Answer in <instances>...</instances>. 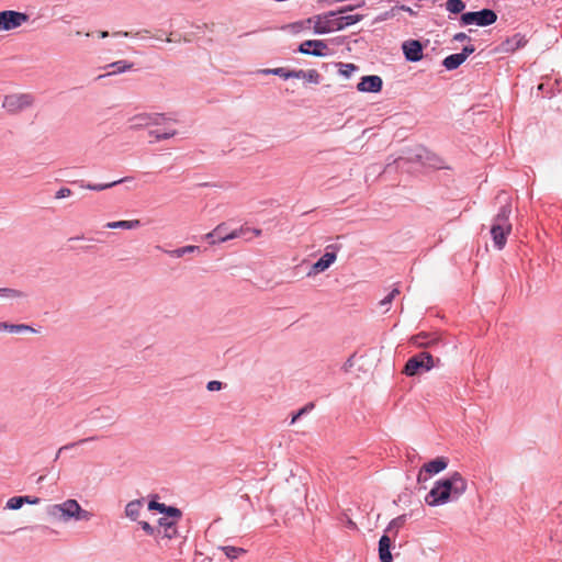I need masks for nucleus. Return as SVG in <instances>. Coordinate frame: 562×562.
Segmentation results:
<instances>
[{
	"label": "nucleus",
	"instance_id": "46",
	"mask_svg": "<svg viewBox=\"0 0 562 562\" xmlns=\"http://www.w3.org/2000/svg\"><path fill=\"white\" fill-rule=\"evenodd\" d=\"M475 50L474 46H464L462 52L459 53L460 55H463L464 59L468 58L469 55H471Z\"/></svg>",
	"mask_w": 562,
	"mask_h": 562
},
{
	"label": "nucleus",
	"instance_id": "27",
	"mask_svg": "<svg viewBox=\"0 0 562 562\" xmlns=\"http://www.w3.org/2000/svg\"><path fill=\"white\" fill-rule=\"evenodd\" d=\"M176 134L177 131L175 128H170L169 126H167L164 131L157 128L149 132V135L156 140L168 139L173 137Z\"/></svg>",
	"mask_w": 562,
	"mask_h": 562
},
{
	"label": "nucleus",
	"instance_id": "18",
	"mask_svg": "<svg viewBox=\"0 0 562 562\" xmlns=\"http://www.w3.org/2000/svg\"><path fill=\"white\" fill-rule=\"evenodd\" d=\"M348 10H351V8L341 9L337 12L338 24H341V30L358 23L363 18L361 14L357 13L346 14Z\"/></svg>",
	"mask_w": 562,
	"mask_h": 562
},
{
	"label": "nucleus",
	"instance_id": "30",
	"mask_svg": "<svg viewBox=\"0 0 562 562\" xmlns=\"http://www.w3.org/2000/svg\"><path fill=\"white\" fill-rule=\"evenodd\" d=\"M221 550L225 553V555L231 559V560H235L237 559L239 555L246 553V550H244L243 548H237V547H232V546H225V547H221Z\"/></svg>",
	"mask_w": 562,
	"mask_h": 562
},
{
	"label": "nucleus",
	"instance_id": "54",
	"mask_svg": "<svg viewBox=\"0 0 562 562\" xmlns=\"http://www.w3.org/2000/svg\"><path fill=\"white\" fill-rule=\"evenodd\" d=\"M352 367V358H349L345 364V370H348V368Z\"/></svg>",
	"mask_w": 562,
	"mask_h": 562
},
{
	"label": "nucleus",
	"instance_id": "9",
	"mask_svg": "<svg viewBox=\"0 0 562 562\" xmlns=\"http://www.w3.org/2000/svg\"><path fill=\"white\" fill-rule=\"evenodd\" d=\"M27 21L29 15L26 13L12 10L0 11V31L16 29Z\"/></svg>",
	"mask_w": 562,
	"mask_h": 562
},
{
	"label": "nucleus",
	"instance_id": "8",
	"mask_svg": "<svg viewBox=\"0 0 562 562\" xmlns=\"http://www.w3.org/2000/svg\"><path fill=\"white\" fill-rule=\"evenodd\" d=\"M497 20V15L493 10L483 9L475 12H467L461 15V23L464 25L476 24L479 26H487Z\"/></svg>",
	"mask_w": 562,
	"mask_h": 562
},
{
	"label": "nucleus",
	"instance_id": "51",
	"mask_svg": "<svg viewBox=\"0 0 562 562\" xmlns=\"http://www.w3.org/2000/svg\"><path fill=\"white\" fill-rule=\"evenodd\" d=\"M250 232H251V235L255 236V237H259L262 234V231L259 229V228H251Z\"/></svg>",
	"mask_w": 562,
	"mask_h": 562
},
{
	"label": "nucleus",
	"instance_id": "37",
	"mask_svg": "<svg viewBox=\"0 0 562 562\" xmlns=\"http://www.w3.org/2000/svg\"><path fill=\"white\" fill-rule=\"evenodd\" d=\"M319 78H321V76L315 69H311L307 71L304 70V74H302V79H305L313 83H318Z\"/></svg>",
	"mask_w": 562,
	"mask_h": 562
},
{
	"label": "nucleus",
	"instance_id": "31",
	"mask_svg": "<svg viewBox=\"0 0 562 562\" xmlns=\"http://www.w3.org/2000/svg\"><path fill=\"white\" fill-rule=\"evenodd\" d=\"M436 341V339H429L428 335L427 334H419V335H416L412 338V342L416 346V347H428L430 346L431 344H434Z\"/></svg>",
	"mask_w": 562,
	"mask_h": 562
},
{
	"label": "nucleus",
	"instance_id": "57",
	"mask_svg": "<svg viewBox=\"0 0 562 562\" xmlns=\"http://www.w3.org/2000/svg\"><path fill=\"white\" fill-rule=\"evenodd\" d=\"M109 76L108 74L100 75V78Z\"/></svg>",
	"mask_w": 562,
	"mask_h": 562
},
{
	"label": "nucleus",
	"instance_id": "33",
	"mask_svg": "<svg viewBox=\"0 0 562 562\" xmlns=\"http://www.w3.org/2000/svg\"><path fill=\"white\" fill-rule=\"evenodd\" d=\"M0 296L7 299H22L25 297V294L16 289L0 288Z\"/></svg>",
	"mask_w": 562,
	"mask_h": 562
},
{
	"label": "nucleus",
	"instance_id": "29",
	"mask_svg": "<svg viewBox=\"0 0 562 562\" xmlns=\"http://www.w3.org/2000/svg\"><path fill=\"white\" fill-rule=\"evenodd\" d=\"M198 250H199L198 246L189 245V246H184V247H181V248H178L175 250H168L167 254L173 258H180V257L184 256L186 254H191V252H194Z\"/></svg>",
	"mask_w": 562,
	"mask_h": 562
},
{
	"label": "nucleus",
	"instance_id": "3",
	"mask_svg": "<svg viewBox=\"0 0 562 562\" xmlns=\"http://www.w3.org/2000/svg\"><path fill=\"white\" fill-rule=\"evenodd\" d=\"M48 513L50 516L65 521L71 518L88 521L92 517V514L82 509L76 499H67L61 504L53 505L49 507Z\"/></svg>",
	"mask_w": 562,
	"mask_h": 562
},
{
	"label": "nucleus",
	"instance_id": "20",
	"mask_svg": "<svg viewBox=\"0 0 562 562\" xmlns=\"http://www.w3.org/2000/svg\"><path fill=\"white\" fill-rule=\"evenodd\" d=\"M0 331H8L12 334H22L26 331H34V329L24 324H9L7 322H0Z\"/></svg>",
	"mask_w": 562,
	"mask_h": 562
},
{
	"label": "nucleus",
	"instance_id": "41",
	"mask_svg": "<svg viewBox=\"0 0 562 562\" xmlns=\"http://www.w3.org/2000/svg\"><path fill=\"white\" fill-rule=\"evenodd\" d=\"M142 527V529L149 536H153L155 539H156V536H157V527H153L149 522L147 521H139L138 522Z\"/></svg>",
	"mask_w": 562,
	"mask_h": 562
},
{
	"label": "nucleus",
	"instance_id": "13",
	"mask_svg": "<svg viewBox=\"0 0 562 562\" xmlns=\"http://www.w3.org/2000/svg\"><path fill=\"white\" fill-rule=\"evenodd\" d=\"M327 49L326 43L321 40H307L299 47L300 53L313 56H324Z\"/></svg>",
	"mask_w": 562,
	"mask_h": 562
},
{
	"label": "nucleus",
	"instance_id": "38",
	"mask_svg": "<svg viewBox=\"0 0 562 562\" xmlns=\"http://www.w3.org/2000/svg\"><path fill=\"white\" fill-rule=\"evenodd\" d=\"M263 74H273V75H277V76H280L284 79H289L290 78V70H286L285 68H274V69H265L262 70Z\"/></svg>",
	"mask_w": 562,
	"mask_h": 562
},
{
	"label": "nucleus",
	"instance_id": "58",
	"mask_svg": "<svg viewBox=\"0 0 562 562\" xmlns=\"http://www.w3.org/2000/svg\"><path fill=\"white\" fill-rule=\"evenodd\" d=\"M109 76L108 74L100 75V78Z\"/></svg>",
	"mask_w": 562,
	"mask_h": 562
},
{
	"label": "nucleus",
	"instance_id": "49",
	"mask_svg": "<svg viewBox=\"0 0 562 562\" xmlns=\"http://www.w3.org/2000/svg\"><path fill=\"white\" fill-rule=\"evenodd\" d=\"M453 40L458 41V42H463V41L468 40V35L465 33H457L453 36Z\"/></svg>",
	"mask_w": 562,
	"mask_h": 562
},
{
	"label": "nucleus",
	"instance_id": "44",
	"mask_svg": "<svg viewBox=\"0 0 562 562\" xmlns=\"http://www.w3.org/2000/svg\"><path fill=\"white\" fill-rule=\"evenodd\" d=\"M71 194V190L68 189V188H61L59 189L56 194H55V198L56 199H64V198H67Z\"/></svg>",
	"mask_w": 562,
	"mask_h": 562
},
{
	"label": "nucleus",
	"instance_id": "39",
	"mask_svg": "<svg viewBox=\"0 0 562 562\" xmlns=\"http://www.w3.org/2000/svg\"><path fill=\"white\" fill-rule=\"evenodd\" d=\"M400 294L398 288H394L389 295H386L383 300L380 301L381 306H386L392 303V301Z\"/></svg>",
	"mask_w": 562,
	"mask_h": 562
},
{
	"label": "nucleus",
	"instance_id": "52",
	"mask_svg": "<svg viewBox=\"0 0 562 562\" xmlns=\"http://www.w3.org/2000/svg\"><path fill=\"white\" fill-rule=\"evenodd\" d=\"M226 234H229V233L225 228L220 235H215L216 238H217V241L218 243H224L225 240H222L221 237H225Z\"/></svg>",
	"mask_w": 562,
	"mask_h": 562
},
{
	"label": "nucleus",
	"instance_id": "24",
	"mask_svg": "<svg viewBox=\"0 0 562 562\" xmlns=\"http://www.w3.org/2000/svg\"><path fill=\"white\" fill-rule=\"evenodd\" d=\"M140 225L139 220H131V221H116L109 222L105 224L106 228H123V229H134Z\"/></svg>",
	"mask_w": 562,
	"mask_h": 562
},
{
	"label": "nucleus",
	"instance_id": "43",
	"mask_svg": "<svg viewBox=\"0 0 562 562\" xmlns=\"http://www.w3.org/2000/svg\"><path fill=\"white\" fill-rule=\"evenodd\" d=\"M223 387L222 382L220 381H210L206 385V389L211 392L213 391H220Z\"/></svg>",
	"mask_w": 562,
	"mask_h": 562
},
{
	"label": "nucleus",
	"instance_id": "25",
	"mask_svg": "<svg viewBox=\"0 0 562 562\" xmlns=\"http://www.w3.org/2000/svg\"><path fill=\"white\" fill-rule=\"evenodd\" d=\"M464 60L465 59H464L463 55L452 54V55H449L448 57H446L443 59L442 64L448 70H453V69L458 68Z\"/></svg>",
	"mask_w": 562,
	"mask_h": 562
},
{
	"label": "nucleus",
	"instance_id": "45",
	"mask_svg": "<svg viewBox=\"0 0 562 562\" xmlns=\"http://www.w3.org/2000/svg\"><path fill=\"white\" fill-rule=\"evenodd\" d=\"M181 41H184L187 42L188 40L187 38H182L180 34H173V33H170L169 36L166 38V42L168 43H180Z\"/></svg>",
	"mask_w": 562,
	"mask_h": 562
},
{
	"label": "nucleus",
	"instance_id": "10",
	"mask_svg": "<svg viewBox=\"0 0 562 562\" xmlns=\"http://www.w3.org/2000/svg\"><path fill=\"white\" fill-rule=\"evenodd\" d=\"M527 38L525 35H521L519 33L514 34L510 37H507L502 43H499L495 50L499 54H510L516 52L517 49L524 47L527 44Z\"/></svg>",
	"mask_w": 562,
	"mask_h": 562
},
{
	"label": "nucleus",
	"instance_id": "22",
	"mask_svg": "<svg viewBox=\"0 0 562 562\" xmlns=\"http://www.w3.org/2000/svg\"><path fill=\"white\" fill-rule=\"evenodd\" d=\"M251 228L248 226H240L237 229H234L229 232V234H226L225 237H221L222 240H231L234 238L244 237L246 240L252 239V236H249L251 234Z\"/></svg>",
	"mask_w": 562,
	"mask_h": 562
},
{
	"label": "nucleus",
	"instance_id": "36",
	"mask_svg": "<svg viewBox=\"0 0 562 562\" xmlns=\"http://www.w3.org/2000/svg\"><path fill=\"white\" fill-rule=\"evenodd\" d=\"M23 506V496L11 497L5 505V508L16 510Z\"/></svg>",
	"mask_w": 562,
	"mask_h": 562
},
{
	"label": "nucleus",
	"instance_id": "5",
	"mask_svg": "<svg viewBox=\"0 0 562 562\" xmlns=\"http://www.w3.org/2000/svg\"><path fill=\"white\" fill-rule=\"evenodd\" d=\"M35 103V98L32 93L29 92H15L5 94L3 97L1 106L2 109L11 114L16 115L30 108H32Z\"/></svg>",
	"mask_w": 562,
	"mask_h": 562
},
{
	"label": "nucleus",
	"instance_id": "34",
	"mask_svg": "<svg viewBox=\"0 0 562 562\" xmlns=\"http://www.w3.org/2000/svg\"><path fill=\"white\" fill-rule=\"evenodd\" d=\"M357 70L358 67L353 64H339V74L346 78H349Z\"/></svg>",
	"mask_w": 562,
	"mask_h": 562
},
{
	"label": "nucleus",
	"instance_id": "50",
	"mask_svg": "<svg viewBox=\"0 0 562 562\" xmlns=\"http://www.w3.org/2000/svg\"><path fill=\"white\" fill-rule=\"evenodd\" d=\"M150 32L148 30H140V31H137L136 33H134L133 35L134 36H140V37H145L147 35H149Z\"/></svg>",
	"mask_w": 562,
	"mask_h": 562
},
{
	"label": "nucleus",
	"instance_id": "14",
	"mask_svg": "<svg viewBox=\"0 0 562 562\" xmlns=\"http://www.w3.org/2000/svg\"><path fill=\"white\" fill-rule=\"evenodd\" d=\"M337 259V255L335 251L325 252L311 268L307 272L308 277L316 276L321 272L327 270Z\"/></svg>",
	"mask_w": 562,
	"mask_h": 562
},
{
	"label": "nucleus",
	"instance_id": "26",
	"mask_svg": "<svg viewBox=\"0 0 562 562\" xmlns=\"http://www.w3.org/2000/svg\"><path fill=\"white\" fill-rule=\"evenodd\" d=\"M108 67L113 68V70L109 71L108 75H116L131 70L133 68V64L126 60H117L110 64Z\"/></svg>",
	"mask_w": 562,
	"mask_h": 562
},
{
	"label": "nucleus",
	"instance_id": "7",
	"mask_svg": "<svg viewBox=\"0 0 562 562\" xmlns=\"http://www.w3.org/2000/svg\"><path fill=\"white\" fill-rule=\"evenodd\" d=\"M440 360L432 358L428 352H419L418 355L409 358L405 364L404 373L408 376L416 375L422 370L428 371L434 368Z\"/></svg>",
	"mask_w": 562,
	"mask_h": 562
},
{
	"label": "nucleus",
	"instance_id": "32",
	"mask_svg": "<svg viewBox=\"0 0 562 562\" xmlns=\"http://www.w3.org/2000/svg\"><path fill=\"white\" fill-rule=\"evenodd\" d=\"M465 8V4L462 0H448L446 2V9L451 13H460Z\"/></svg>",
	"mask_w": 562,
	"mask_h": 562
},
{
	"label": "nucleus",
	"instance_id": "21",
	"mask_svg": "<svg viewBox=\"0 0 562 562\" xmlns=\"http://www.w3.org/2000/svg\"><path fill=\"white\" fill-rule=\"evenodd\" d=\"M142 508H143V502L140 499H134L126 505L125 515L130 519L136 520L140 515Z\"/></svg>",
	"mask_w": 562,
	"mask_h": 562
},
{
	"label": "nucleus",
	"instance_id": "4",
	"mask_svg": "<svg viewBox=\"0 0 562 562\" xmlns=\"http://www.w3.org/2000/svg\"><path fill=\"white\" fill-rule=\"evenodd\" d=\"M312 23L314 32L317 34H325L341 30V24H338L337 12L335 11L315 15L313 18L307 19L304 22L293 24L292 27L295 31H299L305 27L306 24L310 25Z\"/></svg>",
	"mask_w": 562,
	"mask_h": 562
},
{
	"label": "nucleus",
	"instance_id": "15",
	"mask_svg": "<svg viewBox=\"0 0 562 562\" xmlns=\"http://www.w3.org/2000/svg\"><path fill=\"white\" fill-rule=\"evenodd\" d=\"M403 52L407 60L418 61L423 58V46L418 41L412 40L403 44Z\"/></svg>",
	"mask_w": 562,
	"mask_h": 562
},
{
	"label": "nucleus",
	"instance_id": "2",
	"mask_svg": "<svg viewBox=\"0 0 562 562\" xmlns=\"http://www.w3.org/2000/svg\"><path fill=\"white\" fill-rule=\"evenodd\" d=\"M503 205L498 213L493 220L491 227V235L494 241V246L497 249H503L507 241V236L512 232V223L509 222V215L512 213V203L507 196H503Z\"/></svg>",
	"mask_w": 562,
	"mask_h": 562
},
{
	"label": "nucleus",
	"instance_id": "40",
	"mask_svg": "<svg viewBox=\"0 0 562 562\" xmlns=\"http://www.w3.org/2000/svg\"><path fill=\"white\" fill-rule=\"evenodd\" d=\"M314 408V403H308L304 407H302L293 417L291 420V424H294L301 416L304 414L311 412Z\"/></svg>",
	"mask_w": 562,
	"mask_h": 562
},
{
	"label": "nucleus",
	"instance_id": "53",
	"mask_svg": "<svg viewBox=\"0 0 562 562\" xmlns=\"http://www.w3.org/2000/svg\"><path fill=\"white\" fill-rule=\"evenodd\" d=\"M113 35L114 36L123 35V36L127 37L132 34L130 32H114Z\"/></svg>",
	"mask_w": 562,
	"mask_h": 562
},
{
	"label": "nucleus",
	"instance_id": "11",
	"mask_svg": "<svg viewBox=\"0 0 562 562\" xmlns=\"http://www.w3.org/2000/svg\"><path fill=\"white\" fill-rule=\"evenodd\" d=\"M447 465H448V460L443 457L436 458V459L425 463L417 475V481L419 483L426 481L427 476L424 475V473L429 474V475L437 474V473L443 471L447 468Z\"/></svg>",
	"mask_w": 562,
	"mask_h": 562
},
{
	"label": "nucleus",
	"instance_id": "28",
	"mask_svg": "<svg viewBox=\"0 0 562 562\" xmlns=\"http://www.w3.org/2000/svg\"><path fill=\"white\" fill-rule=\"evenodd\" d=\"M128 178H123V179H120V180H116V181H113V182H110V183H103V184H91V183H81L80 187L81 188H85V189H88V190H93V191H102V190H105V189H109V188H112L119 183H122L124 181H127Z\"/></svg>",
	"mask_w": 562,
	"mask_h": 562
},
{
	"label": "nucleus",
	"instance_id": "1",
	"mask_svg": "<svg viewBox=\"0 0 562 562\" xmlns=\"http://www.w3.org/2000/svg\"><path fill=\"white\" fill-rule=\"evenodd\" d=\"M467 480L453 472L449 476L438 480L425 497L428 506H440L459 499L467 491Z\"/></svg>",
	"mask_w": 562,
	"mask_h": 562
},
{
	"label": "nucleus",
	"instance_id": "47",
	"mask_svg": "<svg viewBox=\"0 0 562 562\" xmlns=\"http://www.w3.org/2000/svg\"><path fill=\"white\" fill-rule=\"evenodd\" d=\"M40 502V499L37 497H31V496H23V505L24 504H31V505H34V504H37Z\"/></svg>",
	"mask_w": 562,
	"mask_h": 562
},
{
	"label": "nucleus",
	"instance_id": "48",
	"mask_svg": "<svg viewBox=\"0 0 562 562\" xmlns=\"http://www.w3.org/2000/svg\"><path fill=\"white\" fill-rule=\"evenodd\" d=\"M302 74H304V70H290V78L302 79Z\"/></svg>",
	"mask_w": 562,
	"mask_h": 562
},
{
	"label": "nucleus",
	"instance_id": "35",
	"mask_svg": "<svg viewBox=\"0 0 562 562\" xmlns=\"http://www.w3.org/2000/svg\"><path fill=\"white\" fill-rule=\"evenodd\" d=\"M224 229H225L224 223L217 225L212 232H210L205 235V239H207L210 241V244H212V245L215 243H218L215 235H220Z\"/></svg>",
	"mask_w": 562,
	"mask_h": 562
},
{
	"label": "nucleus",
	"instance_id": "16",
	"mask_svg": "<svg viewBox=\"0 0 562 562\" xmlns=\"http://www.w3.org/2000/svg\"><path fill=\"white\" fill-rule=\"evenodd\" d=\"M357 89L361 92H379L382 89V79L379 76H364Z\"/></svg>",
	"mask_w": 562,
	"mask_h": 562
},
{
	"label": "nucleus",
	"instance_id": "55",
	"mask_svg": "<svg viewBox=\"0 0 562 562\" xmlns=\"http://www.w3.org/2000/svg\"><path fill=\"white\" fill-rule=\"evenodd\" d=\"M99 36H100L101 38H105V37H108V36H109V32H106V31H101V32L99 33Z\"/></svg>",
	"mask_w": 562,
	"mask_h": 562
},
{
	"label": "nucleus",
	"instance_id": "17",
	"mask_svg": "<svg viewBox=\"0 0 562 562\" xmlns=\"http://www.w3.org/2000/svg\"><path fill=\"white\" fill-rule=\"evenodd\" d=\"M149 510H158L161 514H165L164 518H181L180 509L171 506H167L162 503H158L156 501H150L148 504Z\"/></svg>",
	"mask_w": 562,
	"mask_h": 562
},
{
	"label": "nucleus",
	"instance_id": "12",
	"mask_svg": "<svg viewBox=\"0 0 562 562\" xmlns=\"http://www.w3.org/2000/svg\"><path fill=\"white\" fill-rule=\"evenodd\" d=\"M133 127H145L149 125H160L167 122L170 124L171 120H167L162 114H138L131 119Z\"/></svg>",
	"mask_w": 562,
	"mask_h": 562
},
{
	"label": "nucleus",
	"instance_id": "23",
	"mask_svg": "<svg viewBox=\"0 0 562 562\" xmlns=\"http://www.w3.org/2000/svg\"><path fill=\"white\" fill-rule=\"evenodd\" d=\"M405 522L406 515H401L390 521L389 526L385 529V532L391 533L395 538L400 529L405 525Z\"/></svg>",
	"mask_w": 562,
	"mask_h": 562
},
{
	"label": "nucleus",
	"instance_id": "56",
	"mask_svg": "<svg viewBox=\"0 0 562 562\" xmlns=\"http://www.w3.org/2000/svg\"><path fill=\"white\" fill-rule=\"evenodd\" d=\"M348 526L351 527V528H356L357 527L356 524L351 519L348 520Z\"/></svg>",
	"mask_w": 562,
	"mask_h": 562
},
{
	"label": "nucleus",
	"instance_id": "19",
	"mask_svg": "<svg viewBox=\"0 0 562 562\" xmlns=\"http://www.w3.org/2000/svg\"><path fill=\"white\" fill-rule=\"evenodd\" d=\"M379 558L381 562H392L393 557L391 554V538L387 535H383L379 541Z\"/></svg>",
	"mask_w": 562,
	"mask_h": 562
},
{
	"label": "nucleus",
	"instance_id": "6",
	"mask_svg": "<svg viewBox=\"0 0 562 562\" xmlns=\"http://www.w3.org/2000/svg\"><path fill=\"white\" fill-rule=\"evenodd\" d=\"M180 518H159L156 543L160 548H170V542L179 538L177 524Z\"/></svg>",
	"mask_w": 562,
	"mask_h": 562
},
{
	"label": "nucleus",
	"instance_id": "42",
	"mask_svg": "<svg viewBox=\"0 0 562 562\" xmlns=\"http://www.w3.org/2000/svg\"><path fill=\"white\" fill-rule=\"evenodd\" d=\"M91 440H94V437L83 438V439H80V440H79V441H77V442L68 443V445H66V446H64V447L59 448L58 453H57V457H58V456H59V453H60L63 450H65V449H70V448H72V447H75V446H77V445H82V443H86V442L91 441Z\"/></svg>",
	"mask_w": 562,
	"mask_h": 562
}]
</instances>
